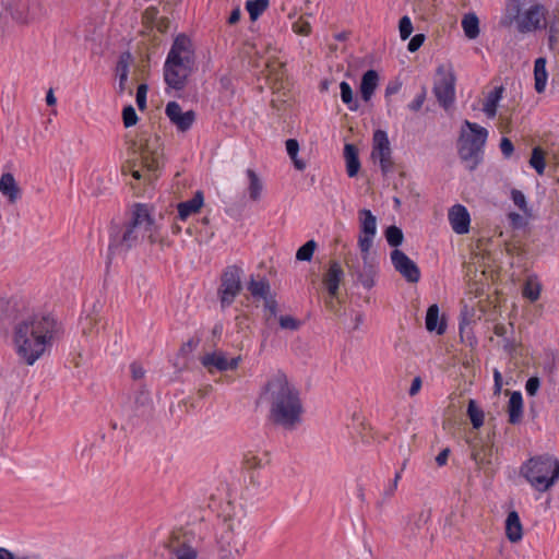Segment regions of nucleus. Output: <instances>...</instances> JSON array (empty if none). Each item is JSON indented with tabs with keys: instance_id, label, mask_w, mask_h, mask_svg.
<instances>
[{
	"instance_id": "obj_1",
	"label": "nucleus",
	"mask_w": 559,
	"mask_h": 559,
	"mask_svg": "<svg viewBox=\"0 0 559 559\" xmlns=\"http://www.w3.org/2000/svg\"><path fill=\"white\" fill-rule=\"evenodd\" d=\"M59 325L49 314L27 313L13 329V345L19 358L33 366L48 352L58 337Z\"/></svg>"
},
{
	"instance_id": "obj_2",
	"label": "nucleus",
	"mask_w": 559,
	"mask_h": 559,
	"mask_svg": "<svg viewBox=\"0 0 559 559\" xmlns=\"http://www.w3.org/2000/svg\"><path fill=\"white\" fill-rule=\"evenodd\" d=\"M260 400L269 406V417L273 424L286 430H294L300 425L304 407L299 391L285 373L278 371L266 381Z\"/></svg>"
},
{
	"instance_id": "obj_3",
	"label": "nucleus",
	"mask_w": 559,
	"mask_h": 559,
	"mask_svg": "<svg viewBox=\"0 0 559 559\" xmlns=\"http://www.w3.org/2000/svg\"><path fill=\"white\" fill-rule=\"evenodd\" d=\"M163 166V147L157 134L142 131L129 147V156L122 166L123 174L136 180L152 183Z\"/></svg>"
},
{
	"instance_id": "obj_4",
	"label": "nucleus",
	"mask_w": 559,
	"mask_h": 559,
	"mask_svg": "<svg viewBox=\"0 0 559 559\" xmlns=\"http://www.w3.org/2000/svg\"><path fill=\"white\" fill-rule=\"evenodd\" d=\"M147 239L151 243L158 240L157 225L146 204H134L130 221L126 226L111 234L109 255L121 254Z\"/></svg>"
},
{
	"instance_id": "obj_5",
	"label": "nucleus",
	"mask_w": 559,
	"mask_h": 559,
	"mask_svg": "<svg viewBox=\"0 0 559 559\" xmlns=\"http://www.w3.org/2000/svg\"><path fill=\"white\" fill-rule=\"evenodd\" d=\"M195 68V51L192 40L185 34L175 37L164 62L163 74L166 85L182 91Z\"/></svg>"
},
{
	"instance_id": "obj_6",
	"label": "nucleus",
	"mask_w": 559,
	"mask_h": 559,
	"mask_svg": "<svg viewBox=\"0 0 559 559\" xmlns=\"http://www.w3.org/2000/svg\"><path fill=\"white\" fill-rule=\"evenodd\" d=\"M247 514L242 506L227 503L224 510V528L217 538L219 559H237L247 547Z\"/></svg>"
},
{
	"instance_id": "obj_7",
	"label": "nucleus",
	"mask_w": 559,
	"mask_h": 559,
	"mask_svg": "<svg viewBox=\"0 0 559 559\" xmlns=\"http://www.w3.org/2000/svg\"><path fill=\"white\" fill-rule=\"evenodd\" d=\"M547 14L548 10L542 3H533L522 11L520 0H510L501 24L504 26L515 24L521 34L535 33L546 27Z\"/></svg>"
},
{
	"instance_id": "obj_8",
	"label": "nucleus",
	"mask_w": 559,
	"mask_h": 559,
	"mask_svg": "<svg viewBox=\"0 0 559 559\" xmlns=\"http://www.w3.org/2000/svg\"><path fill=\"white\" fill-rule=\"evenodd\" d=\"M487 138L486 128L468 120L463 122L457 140V152L469 170H474L483 160Z\"/></svg>"
},
{
	"instance_id": "obj_9",
	"label": "nucleus",
	"mask_w": 559,
	"mask_h": 559,
	"mask_svg": "<svg viewBox=\"0 0 559 559\" xmlns=\"http://www.w3.org/2000/svg\"><path fill=\"white\" fill-rule=\"evenodd\" d=\"M521 473L535 489L546 491L559 479V461L549 455L533 457Z\"/></svg>"
},
{
	"instance_id": "obj_10",
	"label": "nucleus",
	"mask_w": 559,
	"mask_h": 559,
	"mask_svg": "<svg viewBox=\"0 0 559 559\" xmlns=\"http://www.w3.org/2000/svg\"><path fill=\"white\" fill-rule=\"evenodd\" d=\"M193 542L194 535L191 531L178 528L169 534L164 546L169 551L170 559H198Z\"/></svg>"
},
{
	"instance_id": "obj_11",
	"label": "nucleus",
	"mask_w": 559,
	"mask_h": 559,
	"mask_svg": "<svg viewBox=\"0 0 559 559\" xmlns=\"http://www.w3.org/2000/svg\"><path fill=\"white\" fill-rule=\"evenodd\" d=\"M455 74L453 68L441 64L437 69V79L433 84V94L439 104L448 109L455 100Z\"/></svg>"
},
{
	"instance_id": "obj_12",
	"label": "nucleus",
	"mask_w": 559,
	"mask_h": 559,
	"mask_svg": "<svg viewBox=\"0 0 559 559\" xmlns=\"http://www.w3.org/2000/svg\"><path fill=\"white\" fill-rule=\"evenodd\" d=\"M34 7H39V4L28 0H11L5 9V14H0V35H4L9 28L8 15L17 25L24 26L34 22L37 19Z\"/></svg>"
},
{
	"instance_id": "obj_13",
	"label": "nucleus",
	"mask_w": 559,
	"mask_h": 559,
	"mask_svg": "<svg viewBox=\"0 0 559 559\" xmlns=\"http://www.w3.org/2000/svg\"><path fill=\"white\" fill-rule=\"evenodd\" d=\"M371 158L379 162L383 175L393 169L392 150L388 134L383 130H377L373 133Z\"/></svg>"
},
{
	"instance_id": "obj_14",
	"label": "nucleus",
	"mask_w": 559,
	"mask_h": 559,
	"mask_svg": "<svg viewBox=\"0 0 559 559\" xmlns=\"http://www.w3.org/2000/svg\"><path fill=\"white\" fill-rule=\"evenodd\" d=\"M240 289V270L235 265L228 266L222 275V284L219 288L222 307L225 308L230 306Z\"/></svg>"
},
{
	"instance_id": "obj_15",
	"label": "nucleus",
	"mask_w": 559,
	"mask_h": 559,
	"mask_svg": "<svg viewBox=\"0 0 559 559\" xmlns=\"http://www.w3.org/2000/svg\"><path fill=\"white\" fill-rule=\"evenodd\" d=\"M23 378L14 368L0 367V402L9 405L20 391Z\"/></svg>"
},
{
	"instance_id": "obj_16",
	"label": "nucleus",
	"mask_w": 559,
	"mask_h": 559,
	"mask_svg": "<svg viewBox=\"0 0 559 559\" xmlns=\"http://www.w3.org/2000/svg\"><path fill=\"white\" fill-rule=\"evenodd\" d=\"M241 361V356L227 358V355L223 350H215L213 353L205 354L201 358V364L207 369L210 373L217 371L236 370Z\"/></svg>"
},
{
	"instance_id": "obj_17",
	"label": "nucleus",
	"mask_w": 559,
	"mask_h": 559,
	"mask_svg": "<svg viewBox=\"0 0 559 559\" xmlns=\"http://www.w3.org/2000/svg\"><path fill=\"white\" fill-rule=\"evenodd\" d=\"M391 262L395 271L399 272L408 283H417L419 281L420 271L417 264L402 250L394 249L391 252Z\"/></svg>"
},
{
	"instance_id": "obj_18",
	"label": "nucleus",
	"mask_w": 559,
	"mask_h": 559,
	"mask_svg": "<svg viewBox=\"0 0 559 559\" xmlns=\"http://www.w3.org/2000/svg\"><path fill=\"white\" fill-rule=\"evenodd\" d=\"M165 114L171 123L181 132L188 131L195 120L194 111H182L181 106L177 102H169L166 105Z\"/></svg>"
},
{
	"instance_id": "obj_19",
	"label": "nucleus",
	"mask_w": 559,
	"mask_h": 559,
	"mask_svg": "<svg viewBox=\"0 0 559 559\" xmlns=\"http://www.w3.org/2000/svg\"><path fill=\"white\" fill-rule=\"evenodd\" d=\"M25 310V302L17 297L0 299V320L3 322L20 321L26 317Z\"/></svg>"
},
{
	"instance_id": "obj_20",
	"label": "nucleus",
	"mask_w": 559,
	"mask_h": 559,
	"mask_svg": "<svg viewBox=\"0 0 559 559\" xmlns=\"http://www.w3.org/2000/svg\"><path fill=\"white\" fill-rule=\"evenodd\" d=\"M449 222L454 233L464 235L469 230L471 216L464 205L455 204L449 210Z\"/></svg>"
},
{
	"instance_id": "obj_21",
	"label": "nucleus",
	"mask_w": 559,
	"mask_h": 559,
	"mask_svg": "<svg viewBox=\"0 0 559 559\" xmlns=\"http://www.w3.org/2000/svg\"><path fill=\"white\" fill-rule=\"evenodd\" d=\"M349 273L357 276V281L367 289L374 285L376 267L371 261L362 262V267L359 263L346 262Z\"/></svg>"
},
{
	"instance_id": "obj_22",
	"label": "nucleus",
	"mask_w": 559,
	"mask_h": 559,
	"mask_svg": "<svg viewBox=\"0 0 559 559\" xmlns=\"http://www.w3.org/2000/svg\"><path fill=\"white\" fill-rule=\"evenodd\" d=\"M472 459L486 473L492 471L493 445L488 443H475L472 445Z\"/></svg>"
},
{
	"instance_id": "obj_23",
	"label": "nucleus",
	"mask_w": 559,
	"mask_h": 559,
	"mask_svg": "<svg viewBox=\"0 0 559 559\" xmlns=\"http://www.w3.org/2000/svg\"><path fill=\"white\" fill-rule=\"evenodd\" d=\"M344 276V271L341 264L336 261L330 263L328 272L323 276V283L331 297H336L338 294L340 283Z\"/></svg>"
},
{
	"instance_id": "obj_24",
	"label": "nucleus",
	"mask_w": 559,
	"mask_h": 559,
	"mask_svg": "<svg viewBox=\"0 0 559 559\" xmlns=\"http://www.w3.org/2000/svg\"><path fill=\"white\" fill-rule=\"evenodd\" d=\"M0 193L11 204H14L21 198V188L11 173H4L0 177Z\"/></svg>"
},
{
	"instance_id": "obj_25",
	"label": "nucleus",
	"mask_w": 559,
	"mask_h": 559,
	"mask_svg": "<svg viewBox=\"0 0 559 559\" xmlns=\"http://www.w3.org/2000/svg\"><path fill=\"white\" fill-rule=\"evenodd\" d=\"M204 203L202 191H197L192 199L180 202L177 205L178 216L181 221H186L190 215L198 213Z\"/></svg>"
},
{
	"instance_id": "obj_26",
	"label": "nucleus",
	"mask_w": 559,
	"mask_h": 559,
	"mask_svg": "<svg viewBox=\"0 0 559 559\" xmlns=\"http://www.w3.org/2000/svg\"><path fill=\"white\" fill-rule=\"evenodd\" d=\"M506 536L511 543H518L523 537V526L515 510L510 511L507 515Z\"/></svg>"
},
{
	"instance_id": "obj_27",
	"label": "nucleus",
	"mask_w": 559,
	"mask_h": 559,
	"mask_svg": "<svg viewBox=\"0 0 559 559\" xmlns=\"http://www.w3.org/2000/svg\"><path fill=\"white\" fill-rule=\"evenodd\" d=\"M152 408V399L148 390L140 388L133 399L132 411L135 416H143Z\"/></svg>"
},
{
	"instance_id": "obj_28",
	"label": "nucleus",
	"mask_w": 559,
	"mask_h": 559,
	"mask_svg": "<svg viewBox=\"0 0 559 559\" xmlns=\"http://www.w3.org/2000/svg\"><path fill=\"white\" fill-rule=\"evenodd\" d=\"M344 158L346 162V173L348 177L357 176L360 169V162L358 157V150L354 144L346 143L344 146Z\"/></svg>"
},
{
	"instance_id": "obj_29",
	"label": "nucleus",
	"mask_w": 559,
	"mask_h": 559,
	"mask_svg": "<svg viewBox=\"0 0 559 559\" xmlns=\"http://www.w3.org/2000/svg\"><path fill=\"white\" fill-rule=\"evenodd\" d=\"M426 329L429 332H437L438 335H442L445 332V322L441 320L439 322V307L438 305H431L426 313L425 319Z\"/></svg>"
},
{
	"instance_id": "obj_30",
	"label": "nucleus",
	"mask_w": 559,
	"mask_h": 559,
	"mask_svg": "<svg viewBox=\"0 0 559 559\" xmlns=\"http://www.w3.org/2000/svg\"><path fill=\"white\" fill-rule=\"evenodd\" d=\"M509 423L512 425L521 423L523 418V399L518 391L513 392L508 403Z\"/></svg>"
},
{
	"instance_id": "obj_31",
	"label": "nucleus",
	"mask_w": 559,
	"mask_h": 559,
	"mask_svg": "<svg viewBox=\"0 0 559 559\" xmlns=\"http://www.w3.org/2000/svg\"><path fill=\"white\" fill-rule=\"evenodd\" d=\"M379 75L376 70H368L364 73L360 83V94L364 100L368 102L378 86Z\"/></svg>"
},
{
	"instance_id": "obj_32",
	"label": "nucleus",
	"mask_w": 559,
	"mask_h": 559,
	"mask_svg": "<svg viewBox=\"0 0 559 559\" xmlns=\"http://www.w3.org/2000/svg\"><path fill=\"white\" fill-rule=\"evenodd\" d=\"M503 87L498 86L490 91L484 102L483 110L488 118H493L497 114V107L502 98Z\"/></svg>"
},
{
	"instance_id": "obj_33",
	"label": "nucleus",
	"mask_w": 559,
	"mask_h": 559,
	"mask_svg": "<svg viewBox=\"0 0 559 559\" xmlns=\"http://www.w3.org/2000/svg\"><path fill=\"white\" fill-rule=\"evenodd\" d=\"M548 73L546 70V59L540 57L535 60L534 64V80L535 90L537 93H543L546 88Z\"/></svg>"
},
{
	"instance_id": "obj_34",
	"label": "nucleus",
	"mask_w": 559,
	"mask_h": 559,
	"mask_svg": "<svg viewBox=\"0 0 559 559\" xmlns=\"http://www.w3.org/2000/svg\"><path fill=\"white\" fill-rule=\"evenodd\" d=\"M269 463L266 452H248L243 456V467L253 471L264 467Z\"/></svg>"
},
{
	"instance_id": "obj_35",
	"label": "nucleus",
	"mask_w": 559,
	"mask_h": 559,
	"mask_svg": "<svg viewBox=\"0 0 559 559\" xmlns=\"http://www.w3.org/2000/svg\"><path fill=\"white\" fill-rule=\"evenodd\" d=\"M360 234L376 236L377 234V218L370 210L362 209L359 211Z\"/></svg>"
},
{
	"instance_id": "obj_36",
	"label": "nucleus",
	"mask_w": 559,
	"mask_h": 559,
	"mask_svg": "<svg viewBox=\"0 0 559 559\" xmlns=\"http://www.w3.org/2000/svg\"><path fill=\"white\" fill-rule=\"evenodd\" d=\"M247 176L249 179L248 192L249 198L252 201H259L263 191V182L253 169H247Z\"/></svg>"
},
{
	"instance_id": "obj_37",
	"label": "nucleus",
	"mask_w": 559,
	"mask_h": 559,
	"mask_svg": "<svg viewBox=\"0 0 559 559\" xmlns=\"http://www.w3.org/2000/svg\"><path fill=\"white\" fill-rule=\"evenodd\" d=\"M464 34L469 39H475L479 35V20L475 13L465 14L462 20Z\"/></svg>"
},
{
	"instance_id": "obj_38",
	"label": "nucleus",
	"mask_w": 559,
	"mask_h": 559,
	"mask_svg": "<svg viewBox=\"0 0 559 559\" xmlns=\"http://www.w3.org/2000/svg\"><path fill=\"white\" fill-rule=\"evenodd\" d=\"M542 285L537 277L530 276L523 287V296L532 302L536 301L540 296Z\"/></svg>"
},
{
	"instance_id": "obj_39",
	"label": "nucleus",
	"mask_w": 559,
	"mask_h": 559,
	"mask_svg": "<svg viewBox=\"0 0 559 559\" xmlns=\"http://www.w3.org/2000/svg\"><path fill=\"white\" fill-rule=\"evenodd\" d=\"M269 0H248L246 2V9L252 21H257L262 13L269 8Z\"/></svg>"
},
{
	"instance_id": "obj_40",
	"label": "nucleus",
	"mask_w": 559,
	"mask_h": 559,
	"mask_svg": "<svg viewBox=\"0 0 559 559\" xmlns=\"http://www.w3.org/2000/svg\"><path fill=\"white\" fill-rule=\"evenodd\" d=\"M286 151L289 155L290 159L294 163V166L298 170H304L306 168V163L298 158V152H299V143L295 139H288L286 141Z\"/></svg>"
},
{
	"instance_id": "obj_41",
	"label": "nucleus",
	"mask_w": 559,
	"mask_h": 559,
	"mask_svg": "<svg viewBox=\"0 0 559 559\" xmlns=\"http://www.w3.org/2000/svg\"><path fill=\"white\" fill-rule=\"evenodd\" d=\"M248 289L253 297L266 299L270 293V284L266 280H251Z\"/></svg>"
},
{
	"instance_id": "obj_42",
	"label": "nucleus",
	"mask_w": 559,
	"mask_h": 559,
	"mask_svg": "<svg viewBox=\"0 0 559 559\" xmlns=\"http://www.w3.org/2000/svg\"><path fill=\"white\" fill-rule=\"evenodd\" d=\"M374 236H370L367 234H359L358 238V247L361 252L362 262L371 261L370 260V249L373 245Z\"/></svg>"
},
{
	"instance_id": "obj_43",
	"label": "nucleus",
	"mask_w": 559,
	"mask_h": 559,
	"mask_svg": "<svg viewBox=\"0 0 559 559\" xmlns=\"http://www.w3.org/2000/svg\"><path fill=\"white\" fill-rule=\"evenodd\" d=\"M467 414L474 428H479L484 424V412L477 407L476 402H468Z\"/></svg>"
},
{
	"instance_id": "obj_44",
	"label": "nucleus",
	"mask_w": 559,
	"mask_h": 559,
	"mask_svg": "<svg viewBox=\"0 0 559 559\" xmlns=\"http://www.w3.org/2000/svg\"><path fill=\"white\" fill-rule=\"evenodd\" d=\"M530 165L537 171L538 175H543L545 171L546 163L544 152L540 147H534L530 159Z\"/></svg>"
},
{
	"instance_id": "obj_45",
	"label": "nucleus",
	"mask_w": 559,
	"mask_h": 559,
	"mask_svg": "<svg viewBox=\"0 0 559 559\" xmlns=\"http://www.w3.org/2000/svg\"><path fill=\"white\" fill-rule=\"evenodd\" d=\"M340 90L342 102L348 105L350 110H356L358 108V105L356 102H354V94L350 85L347 82L343 81L340 84Z\"/></svg>"
},
{
	"instance_id": "obj_46",
	"label": "nucleus",
	"mask_w": 559,
	"mask_h": 559,
	"mask_svg": "<svg viewBox=\"0 0 559 559\" xmlns=\"http://www.w3.org/2000/svg\"><path fill=\"white\" fill-rule=\"evenodd\" d=\"M317 249V242L314 240H308L302 245L296 252V259L298 261H310Z\"/></svg>"
},
{
	"instance_id": "obj_47",
	"label": "nucleus",
	"mask_w": 559,
	"mask_h": 559,
	"mask_svg": "<svg viewBox=\"0 0 559 559\" xmlns=\"http://www.w3.org/2000/svg\"><path fill=\"white\" fill-rule=\"evenodd\" d=\"M385 238L390 246L396 248L403 242L404 236L401 228L396 226H390L385 230Z\"/></svg>"
},
{
	"instance_id": "obj_48",
	"label": "nucleus",
	"mask_w": 559,
	"mask_h": 559,
	"mask_svg": "<svg viewBox=\"0 0 559 559\" xmlns=\"http://www.w3.org/2000/svg\"><path fill=\"white\" fill-rule=\"evenodd\" d=\"M132 61V56L130 52H123L117 62V75L118 76H128L129 75V68Z\"/></svg>"
},
{
	"instance_id": "obj_49",
	"label": "nucleus",
	"mask_w": 559,
	"mask_h": 559,
	"mask_svg": "<svg viewBox=\"0 0 559 559\" xmlns=\"http://www.w3.org/2000/svg\"><path fill=\"white\" fill-rule=\"evenodd\" d=\"M278 323L281 329L289 331H297L301 325V322L292 316H280Z\"/></svg>"
},
{
	"instance_id": "obj_50",
	"label": "nucleus",
	"mask_w": 559,
	"mask_h": 559,
	"mask_svg": "<svg viewBox=\"0 0 559 559\" xmlns=\"http://www.w3.org/2000/svg\"><path fill=\"white\" fill-rule=\"evenodd\" d=\"M0 559H41V556L34 552L16 556L8 548L0 546Z\"/></svg>"
},
{
	"instance_id": "obj_51",
	"label": "nucleus",
	"mask_w": 559,
	"mask_h": 559,
	"mask_svg": "<svg viewBox=\"0 0 559 559\" xmlns=\"http://www.w3.org/2000/svg\"><path fill=\"white\" fill-rule=\"evenodd\" d=\"M122 119L126 128H130L138 122V115L131 105L123 108Z\"/></svg>"
},
{
	"instance_id": "obj_52",
	"label": "nucleus",
	"mask_w": 559,
	"mask_h": 559,
	"mask_svg": "<svg viewBox=\"0 0 559 559\" xmlns=\"http://www.w3.org/2000/svg\"><path fill=\"white\" fill-rule=\"evenodd\" d=\"M400 36L403 40L407 39L413 32V24L411 19L405 15L400 20L399 23Z\"/></svg>"
},
{
	"instance_id": "obj_53",
	"label": "nucleus",
	"mask_w": 559,
	"mask_h": 559,
	"mask_svg": "<svg viewBox=\"0 0 559 559\" xmlns=\"http://www.w3.org/2000/svg\"><path fill=\"white\" fill-rule=\"evenodd\" d=\"M293 29L298 35L307 36L311 32V25L304 17H299L296 22H294Z\"/></svg>"
},
{
	"instance_id": "obj_54",
	"label": "nucleus",
	"mask_w": 559,
	"mask_h": 559,
	"mask_svg": "<svg viewBox=\"0 0 559 559\" xmlns=\"http://www.w3.org/2000/svg\"><path fill=\"white\" fill-rule=\"evenodd\" d=\"M513 203L524 213H527V203L524 193L520 190L513 189L511 191Z\"/></svg>"
},
{
	"instance_id": "obj_55",
	"label": "nucleus",
	"mask_w": 559,
	"mask_h": 559,
	"mask_svg": "<svg viewBox=\"0 0 559 559\" xmlns=\"http://www.w3.org/2000/svg\"><path fill=\"white\" fill-rule=\"evenodd\" d=\"M540 388V380L538 377H531L525 383L526 393L530 396H535Z\"/></svg>"
},
{
	"instance_id": "obj_56",
	"label": "nucleus",
	"mask_w": 559,
	"mask_h": 559,
	"mask_svg": "<svg viewBox=\"0 0 559 559\" xmlns=\"http://www.w3.org/2000/svg\"><path fill=\"white\" fill-rule=\"evenodd\" d=\"M146 94H147V85L140 84L136 91V104L138 107L143 110L146 107Z\"/></svg>"
},
{
	"instance_id": "obj_57",
	"label": "nucleus",
	"mask_w": 559,
	"mask_h": 559,
	"mask_svg": "<svg viewBox=\"0 0 559 559\" xmlns=\"http://www.w3.org/2000/svg\"><path fill=\"white\" fill-rule=\"evenodd\" d=\"M264 307L270 312L269 317L266 318L267 321H270L272 318H276L277 302L272 296H269L266 299H264Z\"/></svg>"
},
{
	"instance_id": "obj_58",
	"label": "nucleus",
	"mask_w": 559,
	"mask_h": 559,
	"mask_svg": "<svg viewBox=\"0 0 559 559\" xmlns=\"http://www.w3.org/2000/svg\"><path fill=\"white\" fill-rule=\"evenodd\" d=\"M425 99H426V90L423 88L421 92L408 104V108L412 111H418L423 107Z\"/></svg>"
},
{
	"instance_id": "obj_59",
	"label": "nucleus",
	"mask_w": 559,
	"mask_h": 559,
	"mask_svg": "<svg viewBox=\"0 0 559 559\" xmlns=\"http://www.w3.org/2000/svg\"><path fill=\"white\" fill-rule=\"evenodd\" d=\"M425 41V35L424 34H416L408 43L407 45V49L411 51V52H415L417 51L421 45L424 44Z\"/></svg>"
},
{
	"instance_id": "obj_60",
	"label": "nucleus",
	"mask_w": 559,
	"mask_h": 559,
	"mask_svg": "<svg viewBox=\"0 0 559 559\" xmlns=\"http://www.w3.org/2000/svg\"><path fill=\"white\" fill-rule=\"evenodd\" d=\"M500 150L504 157H510L514 151L512 142L508 138H502L500 141Z\"/></svg>"
},
{
	"instance_id": "obj_61",
	"label": "nucleus",
	"mask_w": 559,
	"mask_h": 559,
	"mask_svg": "<svg viewBox=\"0 0 559 559\" xmlns=\"http://www.w3.org/2000/svg\"><path fill=\"white\" fill-rule=\"evenodd\" d=\"M130 370H131V376L134 380H141L145 376L144 368L138 362H132L130 365Z\"/></svg>"
},
{
	"instance_id": "obj_62",
	"label": "nucleus",
	"mask_w": 559,
	"mask_h": 559,
	"mask_svg": "<svg viewBox=\"0 0 559 559\" xmlns=\"http://www.w3.org/2000/svg\"><path fill=\"white\" fill-rule=\"evenodd\" d=\"M508 218L514 228H519L523 225V217L519 213L511 212L508 214Z\"/></svg>"
},
{
	"instance_id": "obj_63",
	"label": "nucleus",
	"mask_w": 559,
	"mask_h": 559,
	"mask_svg": "<svg viewBox=\"0 0 559 559\" xmlns=\"http://www.w3.org/2000/svg\"><path fill=\"white\" fill-rule=\"evenodd\" d=\"M420 388H421V379H420V377H415L412 381V385L408 391L409 395L411 396L416 395L419 392Z\"/></svg>"
},
{
	"instance_id": "obj_64",
	"label": "nucleus",
	"mask_w": 559,
	"mask_h": 559,
	"mask_svg": "<svg viewBox=\"0 0 559 559\" xmlns=\"http://www.w3.org/2000/svg\"><path fill=\"white\" fill-rule=\"evenodd\" d=\"M450 454V449H443L436 457V462L439 466H443L448 462V457Z\"/></svg>"
}]
</instances>
